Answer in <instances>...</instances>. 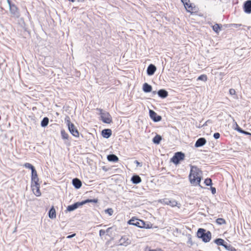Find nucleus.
<instances>
[{
    "instance_id": "nucleus-19",
    "label": "nucleus",
    "mask_w": 251,
    "mask_h": 251,
    "mask_svg": "<svg viewBox=\"0 0 251 251\" xmlns=\"http://www.w3.org/2000/svg\"><path fill=\"white\" fill-rule=\"evenodd\" d=\"M101 135L103 138H108L112 135V130L110 129H104L101 131Z\"/></svg>"
},
{
    "instance_id": "nucleus-43",
    "label": "nucleus",
    "mask_w": 251,
    "mask_h": 251,
    "mask_svg": "<svg viewBox=\"0 0 251 251\" xmlns=\"http://www.w3.org/2000/svg\"><path fill=\"white\" fill-rule=\"evenodd\" d=\"M75 236V233H74V234H72L71 235H68L67 237V238H68V239H70V238H72L74 237Z\"/></svg>"
},
{
    "instance_id": "nucleus-33",
    "label": "nucleus",
    "mask_w": 251,
    "mask_h": 251,
    "mask_svg": "<svg viewBox=\"0 0 251 251\" xmlns=\"http://www.w3.org/2000/svg\"><path fill=\"white\" fill-rule=\"evenodd\" d=\"M207 79V75H201L198 77V80H202L203 81H206Z\"/></svg>"
},
{
    "instance_id": "nucleus-29",
    "label": "nucleus",
    "mask_w": 251,
    "mask_h": 251,
    "mask_svg": "<svg viewBox=\"0 0 251 251\" xmlns=\"http://www.w3.org/2000/svg\"><path fill=\"white\" fill-rule=\"evenodd\" d=\"M152 94H168V92L165 89H160L157 92L153 91Z\"/></svg>"
},
{
    "instance_id": "nucleus-51",
    "label": "nucleus",
    "mask_w": 251,
    "mask_h": 251,
    "mask_svg": "<svg viewBox=\"0 0 251 251\" xmlns=\"http://www.w3.org/2000/svg\"><path fill=\"white\" fill-rule=\"evenodd\" d=\"M208 121L206 122L204 124H203V126H205L206 125V123Z\"/></svg>"
},
{
    "instance_id": "nucleus-36",
    "label": "nucleus",
    "mask_w": 251,
    "mask_h": 251,
    "mask_svg": "<svg viewBox=\"0 0 251 251\" xmlns=\"http://www.w3.org/2000/svg\"><path fill=\"white\" fill-rule=\"evenodd\" d=\"M106 213L108 214L110 216L112 215L113 213V210L111 208H107L105 210Z\"/></svg>"
},
{
    "instance_id": "nucleus-8",
    "label": "nucleus",
    "mask_w": 251,
    "mask_h": 251,
    "mask_svg": "<svg viewBox=\"0 0 251 251\" xmlns=\"http://www.w3.org/2000/svg\"><path fill=\"white\" fill-rule=\"evenodd\" d=\"M158 202L164 204L170 205L171 207L176 206L177 204V202L175 200H170L168 198H164L158 200Z\"/></svg>"
},
{
    "instance_id": "nucleus-17",
    "label": "nucleus",
    "mask_w": 251,
    "mask_h": 251,
    "mask_svg": "<svg viewBox=\"0 0 251 251\" xmlns=\"http://www.w3.org/2000/svg\"><path fill=\"white\" fill-rule=\"evenodd\" d=\"M244 9L246 13H251V0H249L246 1L244 5Z\"/></svg>"
},
{
    "instance_id": "nucleus-25",
    "label": "nucleus",
    "mask_w": 251,
    "mask_h": 251,
    "mask_svg": "<svg viewBox=\"0 0 251 251\" xmlns=\"http://www.w3.org/2000/svg\"><path fill=\"white\" fill-rule=\"evenodd\" d=\"M49 119L48 117H44L41 121V126L42 127H45L47 126L49 124Z\"/></svg>"
},
{
    "instance_id": "nucleus-9",
    "label": "nucleus",
    "mask_w": 251,
    "mask_h": 251,
    "mask_svg": "<svg viewBox=\"0 0 251 251\" xmlns=\"http://www.w3.org/2000/svg\"><path fill=\"white\" fill-rule=\"evenodd\" d=\"M9 10L13 17L18 19L20 17L21 14L19 9L15 4L10 6Z\"/></svg>"
},
{
    "instance_id": "nucleus-23",
    "label": "nucleus",
    "mask_w": 251,
    "mask_h": 251,
    "mask_svg": "<svg viewBox=\"0 0 251 251\" xmlns=\"http://www.w3.org/2000/svg\"><path fill=\"white\" fill-rule=\"evenodd\" d=\"M49 217L50 219L56 218V211L53 206H52L49 211Z\"/></svg>"
},
{
    "instance_id": "nucleus-1",
    "label": "nucleus",
    "mask_w": 251,
    "mask_h": 251,
    "mask_svg": "<svg viewBox=\"0 0 251 251\" xmlns=\"http://www.w3.org/2000/svg\"><path fill=\"white\" fill-rule=\"evenodd\" d=\"M189 179L191 184L194 186L200 185L201 180V170L196 166L191 165Z\"/></svg>"
},
{
    "instance_id": "nucleus-31",
    "label": "nucleus",
    "mask_w": 251,
    "mask_h": 251,
    "mask_svg": "<svg viewBox=\"0 0 251 251\" xmlns=\"http://www.w3.org/2000/svg\"><path fill=\"white\" fill-rule=\"evenodd\" d=\"M224 247L226 250L229 251H235V249L233 247L231 246L230 245H228L226 243Z\"/></svg>"
},
{
    "instance_id": "nucleus-50",
    "label": "nucleus",
    "mask_w": 251,
    "mask_h": 251,
    "mask_svg": "<svg viewBox=\"0 0 251 251\" xmlns=\"http://www.w3.org/2000/svg\"><path fill=\"white\" fill-rule=\"evenodd\" d=\"M69 1H71V2H75V0H69Z\"/></svg>"
},
{
    "instance_id": "nucleus-21",
    "label": "nucleus",
    "mask_w": 251,
    "mask_h": 251,
    "mask_svg": "<svg viewBox=\"0 0 251 251\" xmlns=\"http://www.w3.org/2000/svg\"><path fill=\"white\" fill-rule=\"evenodd\" d=\"M131 181L133 184H137L141 182L142 179L139 176L133 175L131 178Z\"/></svg>"
},
{
    "instance_id": "nucleus-32",
    "label": "nucleus",
    "mask_w": 251,
    "mask_h": 251,
    "mask_svg": "<svg viewBox=\"0 0 251 251\" xmlns=\"http://www.w3.org/2000/svg\"><path fill=\"white\" fill-rule=\"evenodd\" d=\"M226 223L225 220L223 218H218L216 220V223L219 225H222Z\"/></svg>"
},
{
    "instance_id": "nucleus-27",
    "label": "nucleus",
    "mask_w": 251,
    "mask_h": 251,
    "mask_svg": "<svg viewBox=\"0 0 251 251\" xmlns=\"http://www.w3.org/2000/svg\"><path fill=\"white\" fill-rule=\"evenodd\" d=\"M61 135L62 138L63 139H66L68 140L69 138V135L65 131L64 129H62L61 130Z\"/></svg>"
},
{
    "instance_id": "nucleus-49",
    "label": "nucleus",
    "mask_w": 251,
    "mask_h": 251,
    "mask_svg": "<svg viewBox=\"0 0 251 251\" xmlns=\"http://www.w3.org/2000/svg\"><path fill=\"white\" fill-rule=\"evenodd\" d=\"M232 127H233V128H234L235 130V126L234 124L233 125Z\"/></svg>"
},
{
    "instance_id": "nucleus-3",
    "label": "nucleus",
    "mask_w": 251,
    "mask_h": 251,
    "mask_svg": "<svg viewBox=\"0 0 251 251\" xmlns=\"http://www.w3.org/2000/svg\"><path fill=\"white\" fill-rule=\"evenodd\" d=\"M98 201V199H87L85 201H83L81 202H76L73 204L70 205L68 206L67 207V209L66 211H73L75 210V209L78 208L80 206L83 205V204H86L88 202H94V203H97Z\"/></svg>"
},
{
    "instance_id": "nucleus-37",
    "label": "nucleus",
    "mask_w": 251,
    "mask_h": 251,
    "mask_svg": "<svg viewBox=\"0 0 251 251\" xmlns=\"http://www.w3.org/2000/svg\"><path fill=\"white\" fill-rule=\"evenodd\" d=\"M213 137L215 139H218L220 138V134L218 132H216L213 135Z\"/></svg>"
},
{
    "instance_id": "nucleus-30",
    "label": "nucleus",
    "mask_w": 251,
    "mask_h": 251,
    "mask_svg": "<svg viewBox=\"0 0 251 251\" xmlns=\"http://www.w3.org/2000/svg\"><path fill=\"white\" fill-rule=\"evenodd\" d=\"M23 166L26 168L30 169L31 172L35 170L34 167L29 163H25L24 164Z\"/></svg>"
},
{
    "instance_id": "nucleus-24",
    "label": "nucleus",
    "mask_w": 251,
    "mask_h": 251,
    "mask_svg": "<svg viewBox=\"0 0 251 251\" xmlns=\"http://www.w3.org/2000/svg\"><path fill=\"white\" fill-rule=\"evenodd\" d=\"M214 243L218 246H224L226 244L225 240L221 238H217L214 240Z\"/></svg>"
},
{
    "instance_id": "nucleus-2",
    "label": "nucleus",
    "mask_w": 251,
    "mask_h": 251,
    "mask_svg": "<svg viewBox=\"0 0 251 251\" xmlns=\"http://www.w3.org/2000/svg\"><path fill=\"white\" fill-rule=\"evenodd\" d=\"M197 237L202 239L204 243L210 241L211 239V233L210 231H206L204 228H199L197 231Z\"/></svg>"
},
{
    "instance_id": "nucleus-18",
    "label": "nucleus",
    "mask_w": 251,
    "mask_h": 251,
    "mask_svg": "<svg viewBox=\"0 0 251 251\" xmlns=\"http://www.w3.org/2000/svg\"><path fill=\"white\" fill-rule=\"evenodd\" d=\"M72 184L75 189H79L82 186V182L81 180L77 178H74L72 180Z\"/></svg>"
},
{
    "instance_id": "nucleus-41",
    "label": "nucleus",
    "mask_w": 251,
    "mask_h": 251,
    "mask_svg": "<svg viewBox=\"0 0 251 251\" xmlns=\"http://www.w3.org/2000/svg\"><path fill=\"white\" fill-rule=\"evenodd\" d=\"M149 251H163L161 249H150Z\"/></svg>"
},
{
    "instance_id": "nucleus-5",
    "label": "nucleus",
    "mask_w": 251,
    "mask_h": 251,
    "mask_svg": "<svg viewBox=\"0 0 251 251\" xmlns=\"http://www.w3.org/2000/svg\"><path fill=\"white\" fill-rule=\"evenodd\" d=\"M65 123L67 124L70 132L75 137H78L79 136V132L74 124L70 121V118L67 116L65 119Z\"/></svg>"
},
{
    "instance_id": "nucleus-48",
    "label": "nucleus",
    "mask_w": 251,
    "mask_h": 251,
    "mask_svg": "<svg viewBox=\"0 0 251 251\" xmlns=\"http://www.w3.org/2000/svg\"><path fill=\"white\" fill-rule=\"evenodd\" d=\"M102 169L105 171V172L107 171V169L106 168H105V167H102Z\"/></svg>"
},
{
    "instance_id": "nucleus-22",
    "label": "nucleus",
    "mask_w": 251,
    "mask_h": 251,
    "mask_svg": "<svg viewBox=\"0 0 251 251\" xmlns=\"http://www.w3.org/2000/svg\"><path fill=\"white\" fill-rule=\"evenodd\" d=\"M107 160L110 162H117L119 160L118 157L114 154H109L107 156Z\"/></svg>"
},
{
    "instance_id": "nucleus-20",
    "label": "nucleus",
    "mask_w": 251,
    "mask_h": 251,
    "mask_svg": "<svg viewBox=\"0 0 251 251\" xmlns=\"http://www.w3.org/2000/svg\"><path fill=\"white\" fill-rule=\"evenodd\" d=\"M143 90L146 93L151 92L152 91V86L147 83H145L143 85Z\"/></svg>"
},
{
    "instance_id": "nucleus-42",
    "label": "nucleus",
    "mask_w": 251,
    "mask_h": 251,
    "mask_svg": "<svg viewBox=\"0 0 251 251\" xmlns=\"http://www.w3.org/2000/svg\"><path fill=\"white\" fill-rule=\"evenodd\" d=\"M235 91L234 89H231L229 90V94H230V95L235 94Z\"/></svg>"
},
{
    "instance_id": "nucleus-38",
    "label": "nucleus",
    "mask_w": 251,
    "mask_h": 251,
    "mask_svg": "<svg viewBox=\"0 0 251 251\" xmlns=\"http://www.w3.org/2000/svg\"><path fill=\"white\" fill-rule=\"evenodd\" d=\"M105 234V230L103 229H100L99 231V235L100 237L103 236Z\"/></svg>"
},
{
    "instance_id": "nucleus-6",
    "label": "nucleus",
    "mask_w": 251,
    "mask_h": 251,
    "mask_svg": "<svg viewBox=\"0 0 251 251\" xmlns=\"http://www.w3.org/2000/svg\"><path fill=\"white\" fill-rule=\"evenodd\" d=\"M184 153L181 151H178L175 153L173 157L171 159V160L175 164L177 165L179 163L180 161L184 160Z\"/></svg>"
},
{
    "instance_id": "nucleus-16",
    "label": "nucleus",
    "mask_w": 251,
    "mask_h": 251,
    "mask_svg": "<svg viewBox=\"0 0 251 251\" xmlns=\"http://www.w3.org/2000/svg\"><path fill=\"white\" fill-rule=\"evenodd\" d=\"M206 143V140L204 138L201 137L199 138L195 143V146L196 148L202 147Z\"/></svg>"
},
{
    "instance_id": "nucleus-46",
    "label": "nucleus",
    "mask_w": 251,
    "mask_h": 251,
    "mask_svg": "<svg viewBox=\"0 0 251 251\" xmlns=\"http://www.w3.org/2000/svg\"><path fill=\"white\" fill-rule=\"evenodd\" d=\"M112 229V227H108L105 231V233H108V232H109L110 230Z\"/></svg>"
},
{
    "instance_id": "nucleus-13",
    "label": "nucleus",
    "mask_w": 251,
    "mask_h": 251,
    "mask_svg": "<svg viewBox=\"0 0 251 251\" xmlns=\"http://www.w3.org/2000/svg\"><path fill=\"white\" fill-rule=\"evenodd\" d=\"M38 183H39V178L38 177L37 171L36 170L32 171L31 172V184H35L38 185Z\"/></svg>"
},
{
    "instance_id": "nucleus-28",
    "label": "nucleus",
    "mask_w": 251,
    "mask_h": 251,
    "mask_svg": "<svg viewBox=\"0 0 251 251\" xmlns=\"http://www.w3.org/2000/svg\"><path fill=\"white\" fill-rule=\"evenodd\" d=\"M221 27L222 26L220 25L216 24L213 26V29L215 32L218 33L221 30Z\"/></svg>"
},
{
    "instance_id": "nucleus-45",
    "label": "nucleus",
    "mask_w": 251,
    "mask_h": 251,
    "mask_svg": "<svg viewBox=\"0 0 251 251\" xmlns=\"http://www.w3.org/2000/svg\"><path fill=\"white\" fill-rule=\"evenodd\" d=\"M161 98L165 99L166 98L168 95H158Z\"/></svg>"
},
{
    "instance_id": "nucleus-39",
    "label": "nucleus",
    "mask_w": 251,
    "mask_h": 251,
    "mask_svg": "<svg viewBox=\"0 0 251 251\" xmlns=\"http://www.w3.org/2000/svg\"><path fill=\"white\" fill-rule=\"evenodd\" d=\"M134 163H135L136 164L137 166L142 167V163L139 162L137 160H135Z\"/></svg>"
},
{
    "instance_id": "nucleus-44",
    "label": "nucleus",
    "mask_w": 251,
    "mask_h": 251,
    "mask_svg": "<svg viewBox=\"0 0 251 251\" xmlns=\"http://www.w3.org/2000/svg\"><path fill=\"white\" fill-rule=\"evenodd\" d=\"M7 2L8 4L9 7H10L11 5H13L14 4L13 3H12L10 0H7Z\"/></svg>"
},
{
    "instance_id": "nucleus-4",
    "label": "nucleus",
    "mask_w": 251,
    "mask_h": 251,
    "mask_svg": "<svg viewBox=\"0 0 251 251\" xmlns=\"http://www.w3.org/2000/svg\"><path fill=\"white\" fill-rule=\"evenodd\" d=\"M96 110L99 112L100 115V120L105 124H110L112 122V118L109 112L101 108H97Z\"/></svg>"
},
{
    "instance_id": "nucleus-14",
    "label": "nucleus",
    "mask_w": 251,
    "mask_h": 251,
    "mask_svg": "<svg viewBox=\"0 0 251 251\" xmlns=\"http://www.w3.org/2000/svg\"><path fill=\"white\" fill-rule=\"evenodd\" d=\"M156 70V67L152 64H150L147 69V74L148 75H153Z\"/></svg>"
},
{
    "instance_id": "nucleus-7",
    "label": "nucleus",
    "mask_w": 251,
    "mask_h": 251,
    "mask_svg": "<svg viewBox=\"0 0 251 251\" xmlns=\"http://www.w3.org/2000/svg\"><path fill=\"white\" fill-rule=\"evenodd\" d=\"M127 223L129 225L135 226L140 228L146 227V223L144 221L137 219H134V218H132L130 220H129Z\"/></svg>"
},
{
    "instance_id": "nucleus-15",
    "label": "nucleus",
    "mask_w": 251,
    "mask_h": 251,
    "mask_svg": "<svg viewBox=\"0 0 251 251\" xmlns=\"http://www.w3.org/2000/svg\"><path fill=\"white\" fill-rule=\"evenodd\" d=\"M130 244V241L126 236H123L119 240V245L121 246H126Z\"/></svg>"
},
{
    "instance_id": "nucleus-34",
    "label": "nucleus",
    "mask_w": 251,
    "mask_h": 251,
    "mask_svg": "<svg viewBox=\"0 0 251 251\" xmlns=\"http://www.w3.org/2000/svg\"><path fill=\"white\" fill-rule=\"evenodd\" d=\"M204 184L206 186H211L212 184L211 179L209 178L205 179L204 180Z\"/></svg>"
},
{
    "instance_id": "nucleus-40",
    "label": "nucleus",
    "mask_w": 251,
    "mask_h": 251,
    "mask_svg": "<svg viewBox=\"0 0 251 251\" xmlns=\"http://www.w3.org/2000/svg\"><path fill=\"white\" fill-rule=\"evenodd\" d=\"M210 189L211 190L212 194H215L216 193V190L215 187H211Z\"/></svg>"
},
{
    "instance_id": "nucleus-35",
    "label": "nucleus",
    "mask_w": 251,
    "mask_h": 251,
    "mask_svg": "<svg viewBox=\"0 0 251 251\" xmlns=\"http://www.w3.org/2000/svg\"><path fill=\"white\" fill-rule=\"evenodd\" d=\"M236 130L239 131V132H240L241 133H244L245 134L251 135V133H250L249 132H246V131H243V130H242L239 127V126H238V125L237 124H236Z\"/></svg>"
},
{
    "instance_id": "nucleus-26",
    "label": "nucleus",
    "mask_w": 251,
    "mask_h": 251,
    "mask_svg": "<svg viewBox=\"0 0 251 251\" xmlns=\"http://www.w3.org/2000/svg\"><path fill=\"white\" fill-rule=\"evenodd\" d=\"M162 140V137L160 135L157 134L152 140L153 142L156 144H159Z\"/></svg>"
},
{
    "instance_id": "nucleus-47",
    "label": "nucleus",
    "mask_w": 251,
    "mask_h": 251,
    "mask_svg": "<svg viewBox=\"0 0 251 251\" xmlns=\"http://www.w3.org/2000/svg\"><path fill=\"white\" fill-rule=\"evenodd\" d=\"M143 228H150V227L149 226V224H146V227H144Z\"/></svg>"
},
{
    "instance_id": "nucleus-11",
    "label": "nucleus",
    "mask_w": 251,
    "mask_h": 251,
    "mask_svg": "<svg viewBox=\"0 0 251 251\" xmlns=\"http://www.w3.org/2000/svg\"><path fill=\"white\" fill-rule=\"evenodd\" d=\"M31 187L33 193L36 196L39 197L41 195V193L40 190V183H38V185L35 184H31Z\"/></svg>"
},
{
    "instance_id": "nucleus-10",
    "label": "nucleus",
    "mask_w": 251,
    "mask_h": 251,
    "mask_svg": "<svg viewBox=\"0 0 251 251\" xmlns=\"http://www.w3.org/2000/svg\"><path fill=\"white\" fill-rule=\"evenodd\" d=\"M181 1L188 12L191 13L193 12L194 7H193L192 4L190 3V0H181Z\"/></svg>"
},
{
    "instance_id": "nucleus-12",
    "label": "nucleus",
    "mask_w": 251,
    "mask_h": 251,
    "mask_svg": "<svg viewBox=\"0 0 251 251\" xmlns=\"http://www.w3.org/2000/svg\"><path fill=\"white\" fill-rule=\"evenodd\" d=\"M151 118L155 122H159L161 120V117L157 114L156 112L152 110L149 111Z\"/></svg>"
}]
</instances>
